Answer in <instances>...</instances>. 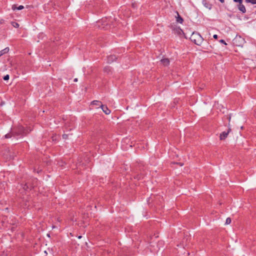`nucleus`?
Here are the masks:
<instances>
[{
	"label": "nucleus",
	"mask_w": 256,
	"mask_h": 256,
	"mask_svg": "<svg viewBox=\"0 0 256 256\" xmlns=\"http://www.w3.org/2000/svg\"><path fill=\"white\" fill-rule=\"evenodd\" d=\"M190 40L198 46H200L204 40L202 37L198 32H193L190 36Z\"/></svg>",
	"instance_id": "obj_1"
},
{
	"label": "nucleus",
	"mask_w": 256,
	"mask_h": 256,
	"mask_svg": "<svg viewBox=\"0 0 256 256\" xmlns=\"http://www.w3.org/2000/svg\"><path fill=\"white\" fill-rule=\"evenodd\" d=\"M244 40L240 36H236L233 40L234 44L238 46H242L244 43Z\"/></svg>",
	"instance_id": "obj_2"
},
{
	"label": "nucleus",
	"mask_w": 256,
	"mask_h": 256,
	"mask_svg": "<svg viewBox=\"0 0 256 256\" xmlns=\"http://www.w3.org/2000/svg\"><path fill=\"white\" fill-rule=\"evenodd\" d=\"M228 130L227 132H223L220 134V140H224L228 136V134L231 132V126L230 124H228Z\"/></svg>",
	"instance_id": "obj_3"
},
{
	"label": "nucleus",
	"mask_w": 256,
	"mask_h": 256,
	"mask_svg": "<svg viewBox=\"0 0 256 256\" xmlns=\"http://www.w3.org/2000/svg\"><path fill=\"white\" fill-rule=\"evenodd\" d=\"M15 132L18 135L25 134L28 132V130H26L23 126H20L18 128V131Z\"/></svg>",
	"instance_id": "obj_4"
},
{
	"label": "nucleus",
	"mask_w": 256,
	"mask_h": 256,
	"mask_svg": "<svg viewBox=\"0 0 256 256\" xmlns=\"http://www.w3.org/2000/svg\"><path fill=\"white\" fill-rule=\"evenodd\" d=\"M172 30L175 34L179 36H182L184 34L183 31L180 28H174Z\"/></svg>",
	"instance_id": "obj_5"
},
{
	"label": "nucleus",
	"mask_w": 256,
	"mask_h": 256,
	"mask_svg": "<svg viewBox=\"0 0 256 256\" xmlns=\"http://www.w3.org/2000/svg\"><path fill=\"white\" fill-rule=\"evenodd\" d=\"M100 108L105 114H110L111 111L106 106L100 104Z\"/></svg>",
	"instance_id": "obj_6"
},
{
	"label": "nucleus",
	"mask_w": 256,
	"mask_h": 256,
	"mask_svg": "<svg viewBox=\"0 0 256 256\" xmlns=\"http://www.w3.org/2000/svg\"><path fill=\"white\" fill-rule=\"evenodd\" d=\"M116 59V58L115 56L110 55V56H108V58H107L108 62L109 64H110V63L112 62H114Z\"/></svg>",
	"instance_id": "obj_7"
},
{
	"label": "nucleus",
	"mask_w": 256,
	"mask_h": 256,
	"mask_svg": "<svg viewBox=\"0 0 256 256\" xmlns=\"http://www.w3.org/2000/svg\"><path fill=\"white\" fill-rule=\"evenodd\" d=\"M238 10L243 13H245L246 10L245 6L242 4V3L238 4Z\"/></svg>",
	"instance_id": "obj_8"
},
{
	"label": "nucleus",
	"mask_w": 256,
	"mask_h": 256,
	"mask_svg": "<svg viewBox=\"0 0 256 256\" xmlns=\"http://www.w3.org/2000/svg\"><path fill=\"white\" fill-rule=\"evenodd\" d=\"M161 63L164 66H168L170 63V60L168 58H164L162 59L161 60Z\"/></svg>",
	"instance_id": "obj_9"
},
{
	"label": "nucleus",
	"mask_w": 256,
	"mask_h": 256,
	"mask_svg": "<svg viewBox=\"0 0 256 256\" xmlns=\"http://www.w3.org/2000/svg\"><path fill=\"white\" fill-rule=\"evenodd\" d=\"M9 51V48L7 47L0 51V57L5 54H7Z\"/></svg>",
	"instance_id": "obj_10"
},
{
	"label": "nucleus",
	"mask_w": 256,
	"mask_h": 256,
	"mask_svg": "<svg viewBox=\"0 0 256 256\" xmlns=\"http://www.w3.org/2000/svg\"><path fill=\"white\" fill-rule=\"evenodd\" d=\"M176 14H177V15H178V16L176 17V22L178 23L182 24V22H183L182 18L180 16V14H178V12H176Z\"/></svg>",
	"instance_id": "obj_11"
},
{
	"label": "nucleus",
	"mask_w": 256,
	"mask_h": 256,
	"mask_svg": "<svg viewBox=\"0 0 256 256\" xmlns=\"http://www.w3.org/2000/svg\"><path fill=\"white\" fill-rule=\"evenodd\" d=\"M23 8H24V6H20L18 7H17L16 5H13L12 6V10H21Z\"/></svg>",
	"instance_id": "obj_12"
},
{
	"label": "nucleus",
	"mask_w": 256,
	"mask_h": 256,
	"mask_svg": "<svg viewBox=\"0 0 256 256\" xmlns=\"http://www.w3.org/2000/svg\"><path fill=\"white\" fill-rule=\"evenodd\" d=\"M91 104L92 105H96V106H100V104H102V102L98 100H93L91 102Z\"/></svg>",
	"instance_id": "obj_13"
},
{
	"label": "nucleus",
	"mask_w": 256,
	"mask_h": 256,
	"mask_svg": "<svg viewBox=\"0 0 256 256\" xmlns=\"http://www.w3.org/2000/svg\"><path fill=\"white\" fill-rule=\"evenodd\" d=\"M104 72L107 74H110L111 72V68L110 66H106L104 68Z\"/></svg>",
	"instance_id": "obj_14"
},
{
	"label": "nucleus",
	"mask_w": 256,
	"mask_h": 256,
	"mask_svg": "<svg viewBox=\"0 0 256 256\" xmlns=\"http://www.w3.org/2000/svg\"><path fill=\"white\" fill-rule=\"evenodd\" d=\"M204 6L210 10L212 8V6L210 4L206 3V2H203Z\"/></svg>",
	"instance_id": "obj_15"
},
{
	"label": "nucleus",
	"mask_w": 256,
	"mask_h": 256,
	"mask_svg": "<svg viewBox=\"0 0 256 256\" xmlns=\"http://www.w3.org/2000/svg\"><path fill=\"white\" fill-rule=\"evenodd\" d=\"M230 222H231V219H230V218H228L226 219V224H230Z\"/></svg>",
	"instance_id": "obj_16"
},
{
	"label": "nucleus",
	"mask_w": 256,
	"mask_h": 256,
	"mask_svg": "<svg viewBox=\"0 0 256 256\" xmlns=\"http://www.w3.org/2000/svg\"><path fill=\"white\" fill-rule=\"evenodd\" d=\"M247 2L252 4H256V0H246Z\"/></svg>",
	"instance_id": "obj_17"
},
{
	"label": "nucleus",
	"mask_w": 256,
	"mask_h": 256,
	"mask_svg": "<svg viewBox=\"0 0 256 256\" xmlns=\"http://www.w3.org/2000/svg\"><path fill=\"white\" fill-rule=\"evenodd\" d=\"M12 25L14 28H18L19 26V24L17 22H12Z\"/></svg>",
	"instance_id": "obj_18"
},
{
	"label": "nucleus",
	"mask_w": 256,
	"mask_h": 256,
	"mask_svg": "<svg viewBox=\"0 0 256 256\" xmlns=\"http://www.w3.org/2000/svg\"><path fill=\"white\" fill-rule=\"evenodd\" d=\"M10 78V76H9V75L8 74H6V76H5L4 77V80H7L9 79Z\"/></svg>",
	"instance_id": "obj_19"
},
{
	"label": "nucleus",
	"mask_w": 256,
	"mask_h": 256,
	"mask_svg": "<svg viewBox=\"0 0 256 256\" xmlns=\"http://www.w3.org/2000/svg\"><path fill=\"white\" fill-rule=\"evenodd\" d=\"M12 137V134H8L5 135V138H10Z\"/></svg>",
	"instance_id": "obj_20"
},
{
	"label": "nucleus",
	"mask_w": 256,
	"mask_h": 256,
	"mask_svg": "<svg viewBox=\"0 0 256 256\" xmlns=\"http://www.w3.org/2000/svg\"><path fill=\"white\" fill-rule=\"evenodd\" d=\"M68 136L67 134H64L62 135V138L64 139H66L68 138Z\"/></svg>",
	"instance_id": "obj_21"
},
{
	"label": "nucleus",
	"mask_w": 256,
	"mask_h": 256,
	"mask_svg": "<svg viewBox=\"0 0 256 256\" xmlns=\"http://www.w3.org/2000/svg\"><path fill=\"white\" fill-rule=\"evenodd\" d=\"M234 2H238L239 4L242 3V0H234Z\"/></svg>",
	"instance_id": "obj_22"
},
{
	"label": "nucleus",
	"mask_w": 256,
	"mask_h": 256,
	"mask_svg": "<svg viewBox=\"0 0 256 256\" xmlns=\"http://www.w3.org/2000/svg\"><path fill=\"white\" fill-rule=\"evenodd\" d=\"M228 124H230V120H231V116L230 115H229L228 117Z\"/></svg>",
	"instance_id": "obj_23"
},
{
	"label": "nucleus",
	"mask_w": 256,
	"mask_h": 256,
	"mask_svg": "<svg viewBox=\"0 0 256 256\" xmlns=\"http://www.w3.org/2000/svg\"><path fill=\"white\" fill-rule=\"evenodd\" d=\"M220 42H221V43H222V44H224L225 45L226 44V42H224V40H220Z\"/></svg>",
	"instance_id": "obj_24"
},
{
	"label": "nucleus",
	"mask_w": 256,
	"mask_h": 256,
	"mask_svg": "<svg viewBox=\"0 0 256 256\" xmlns=\"http://www.w3.org/2000/svg\"><path fill=\"white\" fill-rule=\"evenodd\" d=\"M213 37H214V38L217 39L218 38V35L217 34H214Z\"/></svg>",
	"instance_id": "obj_25"
},
{
	"label": "nucleus",
	"mask_w": 256,
	"mask_h": 256,
	"mask_svg": "<svg viewBox=\"0 0 256 256\" xmlns=\"http://www.w3.org/2000/svg\"><path fill=\"white\" fill-rule=\"evenodd\" d=\"M219 107H220V108H219V109H220V110H222V109H220V108H223L222 106L220 105V106H219Z\"/></svg>",
	"instance_id": "obj_26"
},
{
	"label": "nucleus",
	"mask_w": 256,
	"mask_h": 256,
	"mask_svg": "<svg viewBox=\"0 0 256 256\" xmlns=\"http://www.w3.org/2000/svg\"><path fill=\"white\" fill-rule=\"evenodd\" d=\"M219 107H220V108H219V109H220V110H222V109H220V108H223L222 106L220 105V106H219Z\"/></svg>",
	"instance_id": "obj_27"
},
{
	"label": "nucleus",
	"mask_w": 256,
	"mask_h": 256,
	"mask_svg": "<svg viewBox=\"0 0 256 256\" xmlns=\"http://www.w3.org/2000/svg\"><path fill=\"white\" fill-rule=\"evenodd\" d=\"M219 107H220V108H219V109H220V110H222V109H220V108H223L222 106L220 105V106H219Z\"/></svg>",
	"instance_id": "obj_28"
},
{
	"label": "nucleus",
	"mask_w": 256,
	"mask_h": 256,
	"mask_svg": "<svg viewBox=\"0 0 256 256\" xmlns=\"http://www.w3.org/2000/svg\"><path fill=\"white\" fill-rule=\"evenodd\" d=\"M219 107H220V108H219V109H220V110H222V109H220V108H223L222 106L220 105V106H219Z\"/></svg>",
	"instance_id": "obj_29"
},
{
	"label": "nucleus",
	"mask_w": 256,
	"mask_h": 256,
	"mask_svg": "<svg viewBox=\"0 0 256 256\" xmlns=\"http://www.w3.org/2000/svg\"><path fill=\"white\" fill-rule=\"evenodd\" d=\"M1 256H7V254H3Z\"/></svg>",
	"instance_id": "obj_30"
},
{
	"label": "nucleus",
	"mask_w": 256,
	"mask_h": 256,
	"mask_svg": "<svg viewBox=\"0 0 256 256\" xmlns=\"http://www.w3.org/2000/svg\"><path fill=\"white\" fill-rule=\"evenodd\" d=\"M78 81V78H76L74 79V82H76Z\"/></svg>",
	"instance_id": "obj_31"
},
{
	"label": "nucleus",
	"mask_w": 256,
	"mask_h": 256,
	"mask_svg": "<svg viewBox=\"0 0 256 256\" xmlns=\"http://www.w3.org/2000/svg\"><path fill=\"white\" fill-rule=\"evenodd\" d=\"M178 164L180 166H182L184 165V164L182 163H178Z\"/></svg>",
	"instance_id": "obj_32"
},
{
	"label": "nucleus",
	"mask_w": 256,
	"mask_h": 256,
	"mask_svg": "<svg viewBox=\"0 0 256 256\" xmlns=\"http://www.w3.org/2000/svg\"><path fill=\"white\" fill-rule=\"evenodd\" d=\"M82 238V236H78V238Z\"/></svg>",
	"instance_id": "obj_33"
},
{
	"label": "nucleus",
	"mask_w": 256,
	"mask_h": 256,
	"mask_svg": "<svg viewBox=\"0 0 256 256\" xmlns=\"http://www.w3.org/2000/svg\"><path fill=\"white\" fill-rule=\"evenodd\" d=\"M220 1L222 2H224V0H220Z\"/></svg>",
	"instance_id": "obj_34"
},
{
	"label": "nucleus",
	"mask_w": 256,
	"mask_h": 256,
	"mask_svg": "<svg viewBox=\"0 0 256 256\" xmlns=\"http://www.w3.org/2000/svg\"><path fill=\"white\" fill-rule=\"evenodd\" d=\"M47 236H48V237H50V234H47Z\"/></svg>",
	"instance_id": "obj_35"
}]
</instances>
